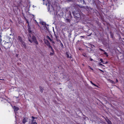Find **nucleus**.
Listing matches in <instances>:
<instances>
[{
	"label": "nucleus",
	"mask_w": 124,
	"mask_h": 124,
	"mask_svg": "<svg viewBox=\"0 0 124 124\" xmlns=\"http://www.w3.org/2000/svg\"><path fill=\"white\" fill-rule=\"evenodd\" d=\"M28 28V31L29 33L28 36V40L31 43H32L33 42L35 43L36 46V45L38 44V43L37 40L36 38L33 35H32V37H31V34H32V32L31 30V27Z\"/></svg>",
	"instance_id": "1"
},
{
	"label": "nucleus",
	"mask_w": 124,
	"mask_h": 124,
	"mask_svg": "<svg viewBox=\"0 0 124 124\" xmlns=\"http://www.w3.org/2000/svg\"><path fill=\"white\" fill-rule=\"evenodd\" d=\"M72 14L74 18L76 19L79 20L81 19V12L79 9L73 11Z\"/></svg>",
	"instance_id": "2"
},
{
	"label": "nucleus",
	"mask_w": 124,
	"mask_h": 124,
	"mask_svg": "<svg viewBox=\"0 0 124 124\" xmlns=\"http://www.w3.org/2000/svg\"><path fill=\"white\" fill-rule=\"evenodd\" d=\"M46 5L48 6L47 7L48 11L51 14H53L55 13L54 10L53 6L51 4L50 5L48 3H46L45 4Z\"/></svg>",
	"instance_id": "3"
},
{
	"label": "nucleus",
	"mask_w": 124,
	"mask_h": 124,
	"mask_svg": "<svg viewBox=\"0 0 124 124\" xmlns=\"http://www.w3.org/2000/svg\"><path fill=\"white\" fill-rule=\"evenodd\" d=\"M65 19L71 18H72L71 14L70 11L67 12H65Z\"/></svg>",
	"instance_id": "4"
},
{
	"label": "nucleus",
	"mask_w": 124,
	"mask_h": 124,
	"mask_svg": "<svg viewBox=\"0 0 124 124\" xmlns=\"http://www.w3.org/2000/svg\"><path fill=\"white\" fill-rule=\"evenodd\" d=\"M78 6L80 7L81 8H83L86 10L87 11H89L90 10V9L91 10H92V8H89L88 6H80V5H78Z\"/></svg>",
	"instance_id": "5"
},
{
	"label": "nucleus",
	"mask_w": 124,
	"mask_h": 124,
	"mask_svg": "<svg viewBox=\"0 0 124 124\" xmlns=\"http://www.w3.org/2000/svg\"><path fill=\"white\" fill-rule=\"evenodd\" d=\"M57 14L60 17H62L63 15V13L62 10L59 11L57 12Z\"/></svg>",
	"instance_id": "6"
},
{
	"label": "nucleus",
	"mask_w": 124,
	"mask_h": 124,
	"mask_svg": "<svg viewBox=\"0 0 124 124\" xmlns=\"http://www.w3.org/2000/svg\"><path fill=\"white\" fill-rule=\"evenodd\" d=\"M93 30L91 29H89L87 31V33L88 34L87 36H90L92 34V31Z\"/></svg>",
	"instance_id": "7"
},
{
	"label": "nucleus",
	"mask_w": 124,
	"mask_h": 124,
	"mask_svg": "<svg viewBox=\"0 0 124 124\" xmlns=\"http://www.w3.org/2000/svg\"><path fill=\"white\" fill-rule=\"evenodd\" d=\"M44 42L48 46L50 45V43L47 39H44Z\"/></svg>",
	"instance_id": "8"
},
{
	"label": "nucleus",
	"mask_w": 124,
	"mask_h": 124,
	"mask_svg": "<svg viewBox=\"0 0 124 124\" xmlns=\"http://www.w3.org/2000/svg\"><path fill=\"white\" fill-rule=\"evenodd\" d=\"M66 54L67 58H70V59L72 58L71 54H69L68 52H66Z\"/></svg>",
	"instance_id": "9"
},
{
	"label": "nucleus",
	"mask_w": 124,
	"mask_h": 124,
	"mask_svg": "<svg viewBox=\"0 0 124 124\" xmlns=\"http://www.w3.org/2000/svg\"><path fill=\"white\" fill-rule=\"evenodd\" d=\"M87 47L89 49L88 50H89V52L90 53H93L94 52V50L93 49H92V48H91V47Z\"/></svg>",
	"instance_id": "10"
},
{
	"label": "nucleus",
	"mask_w": 124,
	"mask_h": 124,
	"mask_svg": "<svg viewBox=\"0 0 124 124\" xmlns=\"http://www.w3.org/2000/svg\"><path fill=\"white\" fill-rule=\"evenodd\" d=\"M17 39L20 42H21V43L23 41L22 39V38L20 36H18Z\"/></svg>",
	"instance_id": "11"
},
{
	"label": "nucleus",
	"mask_w": 124,
	"mask_h": 124,
	"mask_svg": "<svg viewBox=\"0 0 124 124\" xmlns=\"http://www.w3.org/2000/svg\"><path fill=\"white\" fill-rule=\"evenodd\" d=\"M13 108L15 112L17 111L19 109V108L15 106H14Z\"/></svg>",
	"instance_id": "12"
},
{
	"label": "nucleus",
	"mask_w": 124,
	"mask_h": 124,
	"mask_svg": "<svg viewBox=\"0 0 124 124\" xmlns=\"http://www.w3.org/2000/svg\"><path fill=\"white\" fill-rule=\"evenodd\" d=\"M105 120L107 122L108 124L111 122V121H110L109 119H108L107 117L105 118Z\"/></svg>",
	"instance_id": "13"
},
{
	"label": "nucleus",
	"mask_w": 124,
	"mask_h": 124,
	"mask_svg": "<svg viewBox=\"0 0 124 124\" xmlns=\"http://www.w3.org/2000/svg\"><path fill=\"white\" fill-rule=\"evenodd\" d=\"M39 88L40 89L39 90L40 91L41 93H42L43 92V90H44L42 86H39Z\"/></svg>",
	"instance_id": "14"
},
{
	"label": "nucleus",
	"mask_w": 124,
	"mask_h": 124,
	"mask_svg": "<svg viewBox=\"0 0 124 124\" xmlns=\"http://www.w3.org/2000/svg\"><path fill=\"white\" fill-rule=\"evenodd\" d=\"M80 2L83 5L85 4V5L86 4V3L84 0H80Z\"/></svg>",
	"instance_id": "15"
},
{
	"label": "nucleus",
	"mask_w": 124,
	"mask_h": 124,
	"mask_svg": "<svg viewBox=\"0 0 124 124\" xmlns=\"http://www.w3.org/2000/svg\"><path fill=\"white\" fill-rule=\"evenodd\" d=\"M39 23L40 24H41L43 25H46V23L43 21H40L39 22Z\"/></svg>",
	"instance_id": "16"
},
{
	"label": "nucleus",
	"mask_w": 124,
	"mask_h": 124,
	"mask_svg": "<svg viewBox=\"0 0 124 124\" xmlns=\"http://www.w3.org/2000/svg\"><path fill=\"white\" fill-rule=\"evenodd\" d=\"M21 43L22 45L25 48H26V46L24 42L23 41V42H21Z\"/></svg>",
	"instance_id": "17"
},
{
	"label": "nucleus",
	"mask_w": 124,
	"mask_h": 124,
	"mask_svg": "<svg viewBox=\"0 0 124 124\" xmlns=\"http://www.w3.org/2000/svg\"><path fill=\"white\" fill-rule=\"evenodd\" d=\"M32 119L31 120V123H33V122H36V121L34 120V117L33 116H32L31 117Z\"/></svg>",
	"instance_id": "18"
},
{
	"label": "nucleus",
	"mask_w": 124,
	"mask_h": 124,
	"mask_svg": "<svg viewBox=\"0 0 124 124\" xmlns=\"http://www.w3.org/2000/svg\"><path fill=\"white\" fill-rule=\"evenodd\" d=\"M11 44H8V45L6 44L5 45V46L6 47L7 49L9 48Z\"/></svg>",
	"instance_id": "19"
},
{
	"label": "nucleus",
	"mask_w": 124,
	"mask_h": 124,
	"mask_svg": "<svg viewBox=\"0 0 124 124\" xmlns=\"http://www.w3.org/2000/svg\"><path fill=\"white\" fill-rule=\"evenodd\" d=\"M26 121L25 118H23L22 120V122L23 124H25Z\"/></svg>",
	"instance_id": "20"
},
{
	"label": "nucleus",
	"mask_w": 124,
	"mask_h": 124,
	"mask_svg": "<svg viewBox=\"0 0 124 124\" xmlns=\"http://www.w3.org/2000/svg\"><path fill=\"white\" fill-rule=\"evenodd\" d=\"M46 38L47 39H49L50 41H52V39L50 38L48 36H47L46 37Z\"/></svg>",
	"instance_id": "21"
},
{
	"label": "nucleus",
	"mask_w": 124,
	"mask_h": 124,
	"mask_svg": "<svg viewBox=\"0 0 124 124\" xmlns=\"http://www.w3.org/2000/svg\"><path fill=\"white\" fill-rule=\"evenodd\" d=\"M110 36L111 37V38H113V37L114 35L113 33H112L111 31L110 32Z\"/></svg>",
	"instance_id": "22"
},
{
	"label": "nucleus",
	"mask_w": 124,
	"mask_h": 124,
	"mask_svg": "<svg viewBox=\"0 0 124 124\" xmlns=\"http://www.w3.org/2000/svg\"><path fill=\"white\" fill-rule=\"evenodd\" d=\"M109 80V82L112 84H115V83L114 81L110 79Z\"/></svg>",
	"instance_id": "23"
},
{
	"label": "nucleus",
	"mask_w": 124,
	"mask_h": 124,
	"mask_svg": "<svg viewBox=\"0 0 124 124\" xmlns=\"http://www.w3.org/2000/svg\"><path fill=\"white\" fill-rule=\"evenodd\" d=\"M100 61H101V62L103 64H105V62H104L102 59L101 58H100Z\"/></svg>",
	"instance_id": "24"
},
{
	"label": "nucleus",
	"mask_w": 124,
	"mask_h": 124,
	"mask_svg": "<svg viewBox=\"0 0 124 124\" xmlns=\"http://www.w3.org/2000/svg\"><path fill=\"white\" fill-rule=\"evenodd\" d=\"M54 54V52H51L50 53V55L51 56H52Z\"/></svg>",
	"instance_id": "25"
},
{
	"label": "nucleus",
	"mask_w": 124,
	"mask_h": 124,
	"mask_svg": "<svg viewBox=\"0 0 124 124\" xmlns=\"http://www.w3.org/2000/svg\"><path fill=\"white\" fill-rule=\"evenodd\" d=\"M5 45H8V44H11V42H5Z\"/></svg>",
	"instance_id": "26"
},
{
	"label": "nucleus",
	"mask_w": 124,
	"mask_h": 124,
	"mask_svg": "<svg viewBox=\"0 0 124 124\" xmlns=\"http://www.w3.org/2000/svg\"><path fill=\"white\" fill-rule=\"evenodd\" d=\"M71 34H72L71 32H70L69 33L68 36L69 38L71 37Z\"/></svg>",
	"instance_id": "27"
},
{
	"label": "nucleus",
	"mask_w": 124,
	"mask_h": 124,
	"mask_svg": "<svg viewBox=\"0 0 124 124\" xmlns=\"http://www.w3.org/2000/svg\"><path fill=\"white\" fill-rule=\"evenodd\" d=\"M90 47H91V48H93V47H94L95 46L93 45H91L90 46H89Z\"/></svg>",
	"instance_id": "28"
},
{
	"label": "nucleus",
	"mask_w": 124,
	"mask_h": 124,
	"mask_svg": "<svg viewBox=\"0 0 124 124\" xmlns=\"http://www.w3.org/2000/svg\"><path fill=\"white\" fill-rule=\"evenodd\" d=\"M70 18H67V19H66V20L67 21V22H70Z\"/></svg>",
	"instance_id": "29"
},
{
	"label": "nucleus",
	"mask_w": 124,
	"mask_h": 124,
	"mask_svg": "<svg viewBox=\"0 0 124 124\" xmlns=\"http://www.w3.org/2000/svg\"><path fill=\"white\" fill-rule=\"evenodd\" d=\"M104 54L106 55V56L107 57H108V54L105 51L104 52Z\"/></svg>",
	"instance_id": "30"
},
{
	"label": "nucleus",
	"mask_w": 124,
	"mask_h": 124,
	"mask_svg": "<svg viewBox=\"0 0 124 124\" xmlns=\"http://www.w3.org/2000/svg\"><path fill=\"white\" fill-rule=\"evenodd\" d=\"M60 43V46H61V47L62 48H64V46H63V45L62 44V42H61V43Z\"/></svg>",
	"instance_id": "31"
},
{
	"label": "nucleus",
	"mask_w": 124,
	"mask_h": 124,
	"mask_svg": "<svg viewBox=\"0 0 124 124\" xmlns=\"http://www.w3.org/2000/svg\"><path fill=\"white\" fill-rule=\"evenodd\" d=\"M56 40L57 42H59L60 43L61 42V41L59 39H56Z\"/></svg>",
	"instance_id": "32"
},
{
	"label": "nucleus",
	"mask_w": 124,
	"mask_h": 124,
	"mask_svg": "<svg viewBox=\"0 0 124 124\" xmlns=\"http://www.w3.org/2000/svg\"><path fill=\"white\" fill-rule=\"evenodd\" d=\"M44 27H45V28H46V29L48 31V28L46 26V25H45V26Z\"/></svg>",
	"instance_id": "33"
},
{
	"label": "nucleus",
	"mask_w": 124,
	"mask_h": 124,
	"mask_svg": "<svg viewBox=\"0 0 124 124\" xmlns=\"http://www.w3.org/2000/svg\"><path fill=\"white\" fill-rule=\"evenodd\" d=\"M99 50H100V51H102L104 52L105 51L103 49L101 48H99Z\"/></svg>",
	"instance_id": "34"
},
{
	"label": "nucleus",
	"mask_w": 124,
	"mask_h": 124,
	"mask_svg": "<svg viewBox=\"0 0 124 124\" xmlns=\"http://www.w3.org/2000/svg\"><path fill=\"white\" fill-rule=\"evenodd\" d=\"M31 124H37V123L36 122L31 123Z\"/></svg>",
	"instance_id": "35"
},
{
	"label": "nucleus",
	"mask_w": 124,
	"mask_h": 124,
	"mask_svg": "<svg viewBox=\"0 0 124 124\" xmlns=\"http://www.w3.org/2000/svg\"><path fill=\"white\" fill-rule=\"evenodd\" d=\"M49 48H50L51 49V50L52 49H53L52 47L50 45L49 46H48Z\"/></svg>",
	"instance_id": "36"
},
{
	"label": "nucleus",
	"mask_w": 124,
	"mask_h": 124,
	"mask_svg": "<svg viewBox=\"0 0 124 124\" xmlns=\"http://www.w3.org/2000/svg\"><path fill=\"white\" fill-rule=\"evenodd\" d=\"M99 65L100 66L101 65V66H104V65H103L101 63V62H100V63H99Z\"/></svg>",
	"instance_id": "37"
},
{
	"label": "nucleus",
	"mask_w": 124,
	"mask_h": 124,
	"mask_svg": "<svg viewBox=\"0 0 124 124\" xmlns=\"http://www.w3.org/2000/svg\"><path fill=\"white\" fill-rule=\"evenodd\" d=\"M88 67L90 69H91L92 70H93L92 68L90 66H88Z\"/></svg>",
	"instance_id": "38"
},
{
	"label": "nucleus",
	"mask_w": 124,
	"mask_h": 124,
	"mask_svg": "<svg viewBox=\"0 0 124 124\" xmlns=\"http://www.w3.org/2000/svg\"><path fill=\"white\" fill-rule=\"evenodd\" d=\"M93 85H94V86L97 87H98V86L97 85H95V84H94V83L93 84Z\"/></svg>",
	"instance_id": "39"
},
{
	"label": "nucleus",
	"mask_w": 124,
	"mask_h": 124,
	"mask_svg": "<svg viewBox=\"0 0 124 124\" xmlns=\"http://www.w3.org/2000/svg\"><path fill=\"white\" fill-rule=\"evenodd\" d=\"M51 50L52 52H54V51L53 49H52Z\"/></svg>",
	"instance_id": "40"
},
{
	"label": "nucleus",
	"mask_w": 124,
	"mask_h": 124,
	"mask_svg": "<svg viewBox=\"0 0 124 124\" xmlns=\"http://www.w3.org/2000/svg\"><path fill=\"white\" fill-rule=\"evenodd\" d=\"M66 9V12H68L69 11H68V9L67 8H66L65 9Z\"/></svg>",
	"instance_id": "41"
},
{
	"label": "nucleus",
	"mask_w": 124,
	"mask_h": 124,
	"mask_svg": "<svg viewBox=\"0 0 124 124\" xmlns=\"http://www.w3.org/2000/svg\"><path fill=\"white\" fill-rule=\"evenodd\" d=\"M9 42H10V41L11 42V39L10 38H9Z\"/></svg>",
	"instance_id": "42"
},
{
	"label": "nucleus",
	"mask_w": 124,
	"mask_h": 124,
	"mask_svg": "<svg viewBox=\"0 0 124 124\" xmlns=\"http://www.w3.org/2000/svg\"><path fill=\"white\" fill-rule=\"evenodd\" d=\"M99 70H100V71H101V72H104V71L103 70H101V69H99Z\"/></svg>",
	"instance_id": "43"
},
{
	"label": "nucleus",
	"mask_w": 124,
	"mask_h": 124,
	"mask_svg": "<svg viewBox=\"0 0 124 124\" xmlns=\"http://www.w3.org/2000/svg\"><path fill=\"white\" fill-rule=\"evenodd\" d=\"M116 83H117L118 82V80L117 79H116Z\"/></svg>",
	"instance_id": "44"
},
{
	"label": "nucleus",
	"mask_w": 124,
	"mask_h": 124,
	"mask_svg": "<svg viewBox=\"0 0 124 124\" xmlns=\"http://www.w3.org/2000/svg\"><path fill=\"white\" fill-rule=\"evenodd\" d=\"M90 82L93 85V84H94L93 83V82H92V81H90Z\"/></svg>",
	"instance_id": "45"
},
{
	"label": "nucleus",
	"mask_w": 124,
	"mask_h": 124,
	"mask_svg": "<svg viewBox=\"0 0 124 124\" xmlns=\"http://www.w3.org/2000/svg\"><path fill=\"white\" fill-rule=\"evenodd\" d=\"M52 42V43H53L54 44L55 43L54 41H53V40H52V41H51Z\"/></svg>",
	"instance_id": "46"
},
{
	"label": "nucleus",
	"mask_w": 124,
	"mask_h": 124,
	"mask_svg": "<svg viewBox=\"0 0 124 124\" xmlns=\"http://www.w3.org/2000/svg\"><path fill=\"white\" fill-rule=\"evenodd\" d=\"M28 27H31L29 25V23L28 24Z\"/></svg>",
	"instance_id": "47"
},
{
	"label": "nucleus",
	"mask_w": 124,
	"mask_h": 124,
	"mask_svg": "<svg viewBox=\"0 0 124 124\" xmlns=\"http://www.w3.org/2000/svg\"><path fill=\"white\" fill-rule=\"evenodd\" d=\"M85 37V36H80V37H82L83 38H84Z\"/></svg>",
	"instance_id": "48"
},
{
	"label": "nucleus",
	"mask_w": 124,
	"mask_h": 124,
	"mask_svg": "<svg viewBox=\"0 0 124 124\" xmlns=\"http://www.w3.org/2000/svg\"><path fill=\"white\" fill-rule=\"evenodd\" d=\"M26 23H27L28 24H29V23L28 21L27 20L26 21Z\"/></svg>",
	"instance_id": "49"
},
{
	"label": "nucleus",
	"mask_w": 124,
	"mask_h": 124,
	"mask_svg": "<svg viewBox=\"0 0 124 124\" xmlns=\"http://www.w3.org/2000/svg\"><path fill=\"white\" fill-rule=\"evenodd\" d=\"M90 60L91 61H92L93 60L91 58L90 59Z\"/></svg>",
	"instance_id": "50"
},
{
	"label": "nucleus",
	"mask_w": 124,
	"mask_h": 124,
	"mask_svg": "<svg viewBox=\"0 0 124 124\" xmlns=\"http://www.w3.org/2000/svg\"><path fill=\"white\" fill-rule=\"evenodd\" d=\"M108 63V62L107 61L105 63V64H107Z\"/></svg>",
	"instance_id": "51"
},
{
	"label": "nucleus",
	"mask_w": 124,
	"mask_h": 124,
	"mask_svg": "<svg viewBox=\"0 0 124 124\" xmlns=\"http://www.w3.org/2000/svg\"><path fill=\"white\" fill-rule=\"evenodd\" d=\"M34 117V119H37V117Z\"/></svg>",
	"instance_id": "52"
},
{
	"label": "nucleus",
	"mask_w": 124,
	"mask_h": 124,
	"mask_svg": "<svg viewBox=\"0 0 124 124\" xmlns=\"http://www.w3.org/2000/svg\"><path fill=\"white\" fill-rule=\"evenodd\" d=\"M77 36V35H76L75 34V35H74V36L75 37H76V36Z\"/></svg>",
	"instance_id": "53"
},
{
	"label": "nucleus",
	"mask_w": 124,
	"mask_h": 124,
	"mask_svg": "<svg viewBox=\"0 0 124 124\" xmlns=\"http://www.w3.org/2000/svg\"><path fill=\"white\" fill-rule=\"evenodd\" d=\"M55 37H56V39H57V37L56 35L55 36Z\"/></svg>",
	"instance_id": "54"
},
{
	"label": "nucleus",
	"mask_w": 124,
	"mask_h": 124,
	"mask_svg": "<svg viewBox=\"0 0 124 124\" xmlns=\"http://www.w3.org/2000/svg\"><path fill=\"white\" fill-rule=\"evenodd\" d=\"M108 124H112V122H111L110 123Z\"/></svg>",
	"instance_id": "55"
},
{
	"label": "nucleus",
	"mask_w": 124,
	"mask_h": 124,
	"mask_svg": "<svg viewBox=\"0 0 124 124\" xmlns=\"http://www.w3.org/2000/svg\"><path fill=\"white\" fill-rule=\"evenodd\" d=\"M18 54H16V57H17V56H18Z\"/></svg>",
	"instance_id": "56"
},
{
	"label": "nucleus",
	"mask_w": 124,
	"mask_h": 124,
	"mask_svg": "<svg viewBox=\"0 0 124 124\" xmlns=\"http://www.w3.org/2000/svg\"><path fill=\"white\" fill-rule=\"evenodd\" d=\"M46 25H47V26H49V25H48V24H46Z\"/></svg>",
	"instance_id": "57"
},
{
	"label": "nucleus",
	"mask_w": 124,
	"mask_h": 124,
	"mask_svg": "<svg viewBox=\"0 0 124 124\" xmlns=\"http://www.w3.org/2000/svg\"><path fill=\"white\" fill-rule=\"evenodd\" d=\"M83 55L84 56V57H86V56L85 55Z\"/></svg>",
	"instance_id": "58"
},
{
	"label": "nucleus",
	"mask_w": 124,
	"mask_h": 124,
	"mask_svg": "<svg viewBox=\"0 0 124 124\" xmlns=\"http://www.w3.org/2000/svg\"><path fill=\"white\" fill-rule=\"evenodd\" d=\"M0 80H3L4 79H0Z\"/></svg>",
	"instance_id": "59"
},
{
	"label": "nucleus",
	"mask_w": 124,
	"mask_h": 124,
	"mask_svg": "<svg viewBox=\"0 0 124 124\" xmlns=\"http://www.w3.org/2000/svg\"><path fill=\"white\" fill-rule=\"evenodd\" d=\"M122 39H123V40H124V38H122Z\"/></svg>",
	"instance_id": "60"
},
{
	"label": "nucleus",
	"mask_w": 124,
	"mask_h": 124,
	"mask_svg": "<svg viewBox=\"0 0 124 124\" xmlns=\"http://www.w3.org/2000/svg\"><path fill=\"white\" fill-rule=\"evenodd\" d=\"M37 23L38 24V26H39V24H38V23Z\"/></svg>",
	"instance_id": "61"
},
{
	"label": "nucleus",
	"mask_w": 124,
	"mask_h": 124,
	"mask_svg": "<svg viewBox=\"0 0 124 124\" xmlns=\"http://www.w3.org/2000/svg\"><path fill=\"white\" fill-rule=\"evenodd\" d=\"M45 1V0H43V1Z\"/></svg>",
	"instance_id": "62"
},
{
	"label": "nucleus",
	"mask_w": 124,
	"mask_h": 124,
	"mask_svg": "<svg viewBox=\"0 0 124 124\" xmlns=\"http://www.w3.org/2000/svg\"><path fill=\"white\" fill-rule=\"evenodd\" d=\"M78 41L79 42V40H78Z\"/></svg>",
	"instance_id": "63"
},
{
	"label": "nucleus",
	"mask_w": 124,
	"mask_h": 124,
	"mask_svg": "<svg viewBox=\"0 0 124 124\" xmlns=\"http://www.w3.org/2000/svg\"><path fill=\"white\" fill-rule=\"evenodd\" d=\"M90 1V0H89Z\"/></svg>",
	"instance_id": "64"
}]
</instances>
